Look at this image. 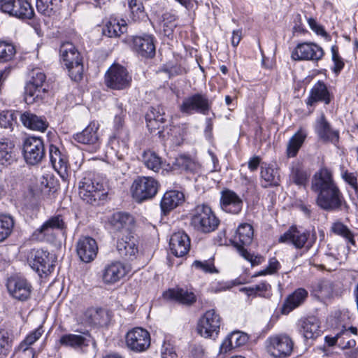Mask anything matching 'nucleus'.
<instances>
[{"mask_svg":"<svg viewBox=\"0 0 358 358\" xmlns=\"http://www.w3.org/2000/svg\"><path fill=\"white\" fill-rule=\"evenodd\" d=\"M36 8L40 13L47 16L55 13L52 0H36Z\"/></svg>","mask_w":358,"mask_h":358,"instance_id":"nucleus-53","label":"nucleus"},{"mask_svg":"<svg viewBox=\"0 0 358 358\" xmlns=\"http://www.w3.org/2000/svg\"><path fill=\"white\" fill-rule=\"evenodd\" d=\"M133 45L134 50L142 57H152L155 55V45L152 35L134 36Z\"/></svg>","mask_w":358,"mask_h":358,"instance_id":"nucleus-28","label":"nucleus"},{"mask_svg":"<svg viewBox=\"0 0 358 358\" xmlns=\"http://www.w3.org/2000/svg\"><path fill=\"white\" fill-rule=\"evenodd\" d=\"M67 226L63 217L57 215L50 217L32 234V239L38 241H49L55 229L65 234Z\"/></svg>","mask_w":358,"mask_h":358,"instance_id":"nucleus-16","label":"nucleus"},{"mask_svg":"<svg viewBox=\"0 0 358 358\" xmlns=\"http://www.w3.org/2000/svg\"><path fill=\"white\" fill-rule=\"evenodd\" d=\"M59 342L64 346L83 351L85 348L90 345L91 336L88 333L79 335L69 334L63 335L60 338Z\"/></svg>","mask_w":358,"mask_h":358,"instance_id":"nucleus-32","label":"nucleus"},{"mask_svg":"<svg viewBox=\"0 0 358 358\" xmlns=\"http://www.w3.org/2000/svg\"><path fill=\"white\" fill-rule=\"evenodd\" d=\"M221 322L222 318L215 310H208L200 317L198 322V333L206 338L217 337Z\"/></svg>","mask_w":358,"mask_h":358,"instance_id":"nucleus-9","label":"nucleus"},{"mask_svg":"<svg viewBox=\"0 0 358 358\" xmlns=\"http://www.w3.org/2000/svg\"><path fill=\"white\" fill-rule=\"evenodd\" d=\"M220 224L211 208L206 204L195 207L191 218V225L199 232L208 234L214 231Z\"/></svg>","mask_w":358,"mask_h":358,"instance_id":"nucleus-4","label":"nucleus"},{"mask_svg":"<svg viewBox=\"0 0 358 358\" xmlns=\"http://www.w3.org/2000/svg\"><path fill=\"white\" fill-rule=\"evenodd\" d=\"M308 23L310 27V29L315 31L317 34L320 35H324L326 34V32L323 27L320 25H319L315 19L313 18H308Z\"/></svg>","mask_w":358,"mask_h":358,"instance_id":"nucleus-63","label":"nucleus"},{"mask_svg":"<svg viewBox=\"0 0 358 358\" xmlns=\"http://www.w3.org/2000/svg\"><path fill=\"white\" fill-rule=\"evenodd\" d=\"M128 3L131 12L134 15H136L138 18L143 17L144 7L141 0H129Z\"/></svg>","mask_w":358,"mask_h":358,"instance_id":"nucleus-58","label":"nucleus"},{"mask_svg":"<svg viewBox=\"0 0 358 358\" xmlns=\"http://www.w3.org/2000/svg\"><path fill=\"white\" fill-rule=\"evenodd\" d=\"M189 358H205V350L200 344H193L190 346Z\"/></svg>","mask_w":358,"mask_h":358,"instance_id":"nucleus-62","label":"nucleus"},{"mask_svg":"<svg viewBox=\"0 0 358 358\" xmlns=\"http://www.w3.org/2000/svg\"><path fill=\"white\" fill-rule=\"evenodd\" d=\"M143 162L148 169L154 172H158L162 169V160L154 152L150 150L144 152Z\"/></svg>","mask_w":358,"mask_h":358,"instance_id":"nucleus-46","label":"nucleus"},{"mask_svg":"<svg viewBox=\"0 0 358 358\" xmlns=\"http://www.w3.org/2000/svg\"><path fill=\"white\" fill-rule=\"evenodd\" d=\"M99 124L96 122H91L81 132L73 136L74 141L86 145V150L90 152H96L101 145V141L98 134Z\"/></svg>","mask_w":358,"mask_h":358,"instance_id":"nucleus-13","label":"nucleus"},{"mask_svg":"<svg viewBox=\"0 0 358 358\" xmlns=\"http://www.w3.org/2000/svg\"><path fill=\"white\" fill-rule=\"evenodd\" d=\"M341 176L342 178L355 189V192L357 193L358 183L356 174L350 173L347 170H343Z\"/></svg>","mask_w":358,"mask_h":358,"instance_id":"nucleus-60","label":"nucleus"},{"mask_svg":"<svg viewBox=\"0 0 358 358\" xmlns=\"http://www.w3.org/2000/svg\"><path fill=\"white\" fill-rule=\"evenodd\" d=\"M46 76L39 69L33 70L31 73V80L27 83L24 88V101L27 104L43 99L48 90L45 87Z\"/></svg>","mask_w":358,"mask_h":358,"instance_id":"nucleus-6","label":"nucleus"},{"mask_svg":"<svg viewBox=\"0 0 358 358\" xmlns=\"http://www.w3.org/2000/svg\"><path fill=\"white\" fill-rule=\"evenodd\" d=\"M331 231L339 236H343L349 242L354 243L353 234L347 226L343 224L342 222H337L333 224L331 227Z\"/></svg>","mask_w":358,"mask_h":358,"instance_id":"nucleus-49","label":"nucleus"},{"mask_svg":"<svg viewBox=\"0 0 358 358\" xmlns=\"http://www.w3.org/2000/svg\"><path fill=\"white\" fill-rule=\"evenodd\" d=\"M76 252L82 262H92L98 252L96 241L90 236L80 237L76 243Z\"/></svg>","mask_w":358,"mask_h":358,"instance_id":"nucleus-23","label":"nucleus"},{"mask_svg":"<svg viewBox=\"0 0 358 358\" xmlns=\"http://www.w3.org/2000/svg\"><path fill=\"white\" fill-rule=\"evenodd\" d=\"M23 156L29 165H36L45 157V148L43 140L39 137L29 136L23 142Z\"/></svg>","mask_w":358,"mask_h":358,"instance_id":"nucleus-11","label":"nucleus"},{"mask_svg":"<svg viewBox=\"0 0 358 358\" xmlns=\"http://www.w3.org/2000/svg\"><path fill=\"white\" fill-rule=\"evenodd\" d=\"M159 183L152 177L138 176L133 182L131 192L138 203L151 199L155 196Z\"/></svg>","mask_w":358,"mask_h":358,"instance_id":"nucleus-5","label":"nucleus"},{"mask_svg":"<svg viewBox=\"0 0 358 358\" xmlns=\"http://www.w3.org/2000/svg\"><path fill=\"white\" fill-rule=\"evenodd\" d=\"M318 101H322L325 104H329L331 102L330 94L327 86L322 81H318L313 85L306 103L308 106H313Z\"/></svg>","mask_w":358,"mask_h":358,"instance_id":"nucleus-37","label":"nucleus"},{"mask_svg":"<svg viewBox=\"0 0 358 358\" xmlns=\"http://www.w3.org/2000/svg\"><path fill=\"white\" fill-rule=\"evenodd\" d=\"M236 348L234 346L233 342L230 339L229 336H228L222 342V343L220 345V353H227V352L230 351L232 348Z\"/></svg>","mask_w":358,"mask_h":358,"instance_id":"nucleus-64","label":"nucleus"},{"mask_svg":"<svg viewBox=\"0 0 358 358\" xmlns=\"http://www.w3.org/2000/svg\"><path fill=\"white\" fill-rule=\"evenodd\" d=\"M308 292L303 288H298L286 299L282 308V313L288 314L289 312L301 306L308 297Z\"/></svg>","mask_w":358,"mask_h":358,"instance_id":"nucleus-39","label":"nucleus"},{"mask_svg":"<svg viewBox=\"0 0 358 358\" xmlns=\"http://www.w3.org/2000/svg\"><path fill=\"white\" fill-rule=\"evenodd\" d=\"M306 136L307 133L303 129H300L292 136L287 145V155L288 157H294L296 156Z\"/></svg>","mask_w":358,"mask_h":358,"instance_id":"nucleus-42","label":"nucleus"},{"mask_svg":"<svg viewBox=\"0 0 358 358\" xmlns=\"http://www.w3.org/2000/svg\"><path fill=\"white\" fill-rule=\"evenodd\" d=\"M1 12L20 20H30L34 15L31 4L26 0H11L1 4Z\"/></svg>","mask_w":358,"mask_h":358,"instance_id":"nucleus-18","label":"nucleus"},{"mask_svg":"<svg viewBox=\"0 0 358 358\" xmlns=\"http://www.w3.org/2000/svg\"><path fill=\"white\" fill-rule=\"evenodd\" d=\"M13 339L14 336L10 330L1 331V350L4 349V355L11 351Z\"/></svg>","mask_w":358,"mask_h":358,"instance_id":"nucleus-54","label":"nucleus"},{"mask_svg":"<svg viewBox=\"0 0 358 358\" xmlns=\"http://www.w3.org/2000/svg\"><path fill=\"white\" fill-rule=\"evenodd\" d=\"M168 115H166L164 109L161 106L152 107L145 115V120L148 129L150 132L157 130L161 134L167 122Z\"/></svg>","mask_w":358,"mask_h":358,"instance_id":"nucleus-24","label":"nucleus"},{"mask_svg":"<svg viewBox=\"0 0 358 358\" xmlns=\"http://www.w3.org/2000/svg\"><path fill=\"white\" fill-rule=\"evenodd\" d=\"M311 189L317 194L316 203L326 211H337L345 201L329 171L322 169L312 178Z\"/></svg>","mask_w":358,"mask_h":358,"instance_id":"nucleus-1","label":"nucleus"},{"mask_svg":"<svg viewBox=\"0 0 358 358\" xmlns=\"http://www.w3.org/2000/svg\"><path fill=\"white\" fill-rule=\"evenodd\" d=\"M220 204L225 212L238 214L242 210L243 201L234 192L227 189L222 192Z\"/></svg>","mask_w":358,"mask_h":358,"instance_id":"nucleus-29","label":"nucleus"},{"mask_svg":"<svg viewBox=\"0 0 358 358\" xmlns=\"http://www.w3.org/2000/svg\"><path fill=\"white\" fill-rule=\"evenodd\" d=\"M14 220L10 215H1V242L13 232Z\"/></svg>","mask_w":358,"mask_h":358,"instance_id":"nucleus-47","label":"nucleus"},{"mask_svg":"<svg viewBox=\"0 0 358 358\" xmlns=\"http://www.w3.org/2000/svg\"><path fill=\"white\" fill-rule=\"evenodd\" d=\"M238 252L244 259L250 262L252 266L262 264L264 260L262 256L250 254L245 248H241Z\"/></svg>","mask_w":358,"mask_h":358,"instance_id":"nucleus-56","label":"nucleus"},{"mask_svg":"<svg viewBox=\"0 0 358 358\" xmlns=\"http://www.w3.org/2000/svg\"><path fill=\"white\" fill-rule=\"evenodd\" d=\"M315 131L319 138L324 141L336 144L338 142L339 133L334 130L330 124L326 120L324 114L317 120L315 125Z\"/></svg>","mask_w":358,"mask_h":358,"instance_id":"nucleus-30","label":"nucleus"},{"mask_svg":"<svg viewBox=\"0 0 358 358\" xmlns=\"http://www.w3.org/2000/svg\"><path fill=\"white\" fill-rule=\"evenodd\" d=\"M15 54L16 49L13 43L1 41V62L10 61Z\"/></svg>","mask_w":358,"mask_h":358,"instance_id":"nucleus-50","label":"nucleus"},{"mask_svg":"<svg viewBox=\"0 0 358 358\" xmlns=\"http://www.w3.org/2000/svg\"><path fill=\"white\" fill-rule=\"evenodd\" d=\"M266 342L268 352L276 358L288 357L293 350L294 342L287 334L271 336Z\"/></svg>","mask_w":358,"mask_h":358,"instance_id":"nucleus-17","label":"nucleus"},{"mask_svg":"<svg viewBox=\"0 0 358 358\" xmlns=\"http://www.w3.org/2000/svg\"><path fill=\"white\" fill-rule=\"evenodd\" d=\"M127 27L124 20L120 22L117 19H111L106 24L103 31L108 37H117L127 31Z\"/></svg>","mask_w":358,"mask_h":358,"instance_id":"nucleus-44","label":"nucleus"},{"mask_svg":"<svg viewBox=\"0 0 358 358\" xmlns=\"http://www.w3.org/2000/svg\"><path fill=\"white\" fill-rule=\"evenodd\" d=\"M116 248L118 254L125 260L132 261L137 258L139 253L137 240L131 234L118 237Z\"/></svg>","mask_w":358,"mask_h":358,"instance_id":"nucleus-21","label":"nucleus"},{"mask_svg":"<svg viewBox=\"0 0 358 358\" xmlns=\"http://www.w3.org/2000/svg\"><path fill=\"white\" fill-rule=\"evenodd\" d=\"M43 331L42 327H38L34 331H31L27 337L21 342L19 345V350L24 353L31 355V358H35L36 352L30 346L34 344L41 336Z\"/></svg>","mask_w":358,"mask_h":358,"instance_id":"nucleus-43","label":"nucleus"},{"mask_svg":"<svg viewBox=\"0 0 358 358\" xmlns=\"http://www.w3.org/2000/svg\"><path fill=\"white\" fill-rule=\"evenodd\" d=\"M84 321L94 326L107 325L110 320V315L105 309L89 308L84 313Z\"/></svg>","mask_w":358,"mask_h":358,"instance_id":"nucleus-35","label":"nucleus"},{"mask_svg":"<svg viewBox=\"0 0 358 358\" xmlns=\"http://www.w3.org/2000/svg\"><path fill=\"white\" fill-rule=\"evenodd\" d=\"M108 222L111 229L122 236L131 234L134 228V218L127 213L116 212L110 216Z\"/></svg>","mask_w":358,"mask_h":358,"instance_id":"nucleus-20","label":"nucleus"},{"mask_svg":"<svg viewBox=\"0 0 358 358\" xmlns=\"http://www.w3.org/2000/svg\"><path fill=\"white\" fill-rule=\"evenodd\" d=\"M163 296L166 299L187 306L193 304L196 300V296L192 292L178 287L169 289L164 293Z\"/></svg>","mask_w":358,"mask_h":358,"instance_id":"nucleus-33","label":"nucleus"},{"mask_svg":"<svg viewBox=\"0 0 358 358\" xmlns=\"http://www.w3.org/2000/svg\"><path fill=\"white\" fill-rule=\"evenodd\" d=\"M192 266L194 267L196 269L201 271L204 273H215L218 272V271L214 266L213 262L211 260H195L192 263Z\"/></svg>","mask_w":358,"mask_h":358,"instance_id":"nucleus-52","label":"nucleus"},{"mask_svg":"<svg viewBox=\"0 0 358 358\" xmlns=\"http://www.w3.org/2000/svg\"><path fill=\"white\" fill-rule=\"evenodd\" d=\"M127 347L135 352H142L150 346V335L145 329L135 327L129 330L125 336Z\"/></svg>","mask_w":358,"mask_h":358,"instance_id":"nucleus-15","label":"nucleus"},{"mask_svg":"<svg viewBox=\"0 0 358 358\" xmlns=\"http://www.w3.org/2000/svg\"><path fill=\"white\" fill-rule=\"evenodd\" d=\"M299 331L305 339H315L320 336V322L315 317L301 319L299 322Z\"/></svg>","mask_w":358,"mask_h":358,"instance_id":"nucleus-34","label":"nucleus"},{"mask_svg":"<svg viewBox=\"0 0 358 358\" xmlns=\"http://www.w3.org/2000/svg\"><path fill=\"white\" fill-rule=\"evenodd\" d=\"M184 199V194L181 192L175 190L166 192L161 201L162 211L166 215L181 204Z\"/></svg>","mask_w":358,"mask_h":358,"instance_id":"nucleus-38","label":"nucleus"},{"mask_svg":"<svg viewBox=\"0 0 358 358\" xmlns=\"http://www.w3.org/2000/svg\"><path fill=\"white\" fill-rule=\"evenodd\" d=\"M59 53L71 80L76 82L81 80L83 75V59L75 45L69 42L64 43L60 46Z\"/></svg>","mask_w":358,"mask_h":358,"instance_id":"nucleus-2","label":"nucleus"},{"mask_svg":"<svg viewBox=\"0 0 358 358\" xmlns=\"http://www.w3.org/2000/svg\"><path fill=\"white\" fill-rule=\"evenodd\" d=\"M261 168V177L264 182L262 184L264 187L279 185L280 176L276 166L263 163Z\"/></svg>","mask_w":358,"mask_h":358,"instance_id":"nucleus-41","label":"nucleus"},{"mask_svg":"<svg viewBox=\"0 0 358 358\" xmlns=\"http://www.w3.org/2000/svg\"><path fill=\"white\" fill-rule=\"evenodd\" d=\"M309 176L310 175L308 172L300 164L296 163L292 164L289 174V179L294 184L299 186H305L308 180Z\"/></svg>","mask_w":358,"mask_h":358,"instance_id":"nucleus-45","label":"nucleus"},{"mask_svg":"<svg viewBox=\"0 0 358 358\" xmlns=\"http://www.w3.org/2000/svg\"><path fill=\"white\" fill-rule=\"evenodd\" d=\"M175 164L180 169L188 171H193L196 167V164L194 160L186 155H180L177 157Z\"/></svg>","mask_w":358,"mask_h":358,"instance_id":"nucleus-51","label":"nucleus"},{"mask_svg":"<svg viewBox=\"0 0 358 358\" xmlns=\"http://www.w3.org/2000/svg\"><path fill=\"white\" fill-rule=\"evenodd\" d=\"M131 82V76L127 70L120 64H113L106 73V85L113 90L125 89L130 85Z\"/></svg>","mask_w":358,"mask_h":358,"instance_id":"nucleus-12","label":"nucleus"},{"mask_svg":"<svg viewBox=\"0 0 358 358\" xmlns=\"http://www.w3.org/2000/svg\"><path fill=\"white\" fill-rule=\"evenodd\" d=\"M6 287L9 295L20 301H27L33 290L31 282L24 277L18 275L9 277Z\"/></svg>","mask_w":358,"mask_h":358,"instance_id":"nucleus-10","label":"nucleus"},{"mask_svg":"<svg viewBox=\"0 0 358 358\" xmlns=\"http://www.w3.org/2000/svg\"><path fill=\"white\" fill-rule=\"evenodd\" d=\"M323 49L314 43H302L296 45L292 52L294 60H320L324 56Z\"/></svg>","mask_w":358,"mask_h":358,"instance_id":"nucleus-19","label":"nucleus"},{"mask_svg":"<svg viewBox=\"0 0 358 358\" xmlns=\"http://www.w3.org/2000/svg\"><path fill=\"white\" fill-rule=\"evenodd\" d=\"M229 336L236 348L244 345L248 341L247 334L239 331H233Z\"/></svg>","mask_w":358,"mask_h":358,"instance_id":"nucleus-57","label":"nucleus"},{"mask_svg":"<svg viewBox=\"0 0 358 358\" xmlns=\"http://www.w3.org/2000/svg\"><path fill=\"white\" fill-rule=\"evenodd\" d=\"M356 345L355 339L350 338L348 331H342L340 334L338 345L343 349L353 348Z\"/></svg>","mask_w":358,"mask_h":358,"instance_id":"nucleus-59","label":"nucleus"},{"mask_svg":"<svg viewBox=\"0 0 358 358\" xmlns=\"http://www.w3.org/2000/svg\"><path fill=\"white\" fill-rule=\"evenodd\" d=\"M127 273L125 265L115 261L105 266L102 271V280L105 284L113 285L122 279Z\"/></svg>","mask_w":358,"mask_h":358,"instance_id":"nucleus-25","label":"nucleus"},{"mask_svg":"<svg viewBox=\"0 0 358 358\" xmlns=\"http://www.w3.org/2000/svg\"><path fill=\"white\" fill-rule=\"evenodd\" d=\"M49 156L54 169L64 178L67 174L69 160L66 153L53 144L49 146Z\"/></svg>","mask_w":358,"mask_h":358,"instance_id":"nucleus-27","label":"nucleus"},{"mask_svg":"<svg viewBox=\"0 0 358 358\" xmlns=\"http://www.w3.org/2000/svg\"><path fill=\"white\" fill-rule=\"evenodd\" d=\"M49 255V252L43 250H35L31 255L29 264L41 277L48 275L53 270L54 264Z\"/></svg>","mask_w":358,"mask_h":358,"instance_id":"nucleus-22","label":"nucleus"},{"mask_svg":"<svg viewBox=\"0 0 358 358\" xmlns=\"http://www.w3.org/2000/svg\"><path fill=\"white\" fill-rule=\"evenodd\" d=\"M169 245L173 255L181 257L186 255L190 249V238L184 231H178L172 234Z\"/></svg>","mask_w":358,"mask_h":358,"instance_id":"nucleus-26","label":"nucleus"},{"mask_svg":"<svg viewBox=\"0 0 358 358\" xmlns=\"http://www.w3.org/2000/svg\"><path fill=\"white\" fill-rule=\"evenodd\" d=\"M212 102L202 93H196L183 99L179 106L180 111L188 115L194 113L208 115L211 109Z\"/></svg>","mask_w":358,"mask_h":358,"instance_id":"nucleus-8","label":"nucleus"},{"mask_svg":"<svg viewBox=\"0 0 358 358\" xmlns=\"http://www.w3.org/2000/svg\"><path fill=\"white\" fill-rule=\"evenodd\" d=\"M20 120L24 127L42 132L45 131L49 126L45 117L38 116L29 111L20 114Z\"/></svg>","mask_w":358,"mask_h":358,"instance_id":"nucleus-36","label":"nucleus"},{"mask_svg":"<svg viewBox=\"0 0 358 358\" xmlns=\"http://www.w3.org/2000/svg\"><path fill=\"white\" fill-rule=\"evenodd\" d=\"M18 115H20L18 112L8 110L1 111V127L13 130V126L17 123L16 119Z\"/></svg>","mask_w":358,"mask_h":358,"instance_id":"nucleus-48","label":"nucleus"},{"mask_svg":"<svg viewBox=\"0 0 358 358\" xmlns=\"http://www.w3.org/2000/svg\"><path fill=\"white\" fill-rule=\"evenodd\" d=\"M316 240L315 234L310 236L309 231H301L296 227H291L289 230L285 232L279 238L280 243H291L295 248L301 249L306 247L309 249Z\"/></svg>","mask_w":358,"mask_h":358,"instance_id":"nucleus-14","label":"nucleus"},{"mask_svg":"<svg viewBox=\"0 0 358 358\" xmlns=\"http://www.w3.org/2000/svg\"><path fill=\"white\" fill-rule=\"evenodd\" d=\"M255 291L258 293V296L267 298L269 296V291L271 290V285L266 282H262L258 285L252 286Z\"/></svg>","mask_w":358,"mask_h":358,"instance_id":"nucleus-61","label":"nucleus"},{"mask_svg":"<svg viewBox=\"0 0 358 358\" xmlns=\"http://www.w3.org/2000/svg\"><path fill=\"white\" fill-rule=\"evenodd\" d=\"M16 161L15 138L10 135L1 138V165H10Z\"/></svg>","mask_w":358,"mask_h":358,"instance_id":"nucleus-40","label":"nucleus"},{"mask_svg":"<svg viewBox=\"0 0 358 358\" xmlns=\"http://www.w3.org/2000/svg\"><path fill=\"white\" fill-rule=\"evenodd\" d=\"M253 235L254 231L252 225L243 223L238 226L231 242L237 250L241 251V248H245V246L249 245L252 243Z\"/></svg>","mask_w":358,"mask_h":358,"instance_id":"nucleus-31","label":"nucleus"},{"mask_svg":"<svg viewBox=\"0 0 358 358\" xmlns=\"http://www.w3.org/2000/svg\"><path fill=\"white\" fill-rule=\"evenodd\" d=\"M162 71L169 75V77L176 76L178 75H182L186 73L185 67L180 64H173L167 63L162 67Z\"/></svg>","mask_w":358,"mask_h":358,"instance_id":"nucleus-55","label":"nucleus"},{"mask_svg":"<svg viewBox=\"0 0 358 358\" xmlns=\"http://www.w3.org/2000/svg\"><path fill=\"white\" fill-rule=\"evenodd\" d=\"M78 189L80 197L92 205H98L107 195L103 184L96 181L92 173H85L79 182Z\"/></svg>","mask_w":358,"mask_h":358,"instance_id":"nucleus-3","label":"nucleus"},{"mask_svg":"<svg viewBox=\"0 0 358 358\" xmlns=\"http://www.w3.org/2000/svg\"><path fill=\"white\" fill-rule=\"evenodd\" d=\"M116 113L114 119L115 132L110 138L112 148L118 144L117 152H124L128 148L129 140V131L124 127V120L126 116V110L123 108L122 103H117Z\"/></svg>","mask_w":358,"mask_h":358,"instance_id":"nucleus-7","label":"nucleus"}]
</instances>
